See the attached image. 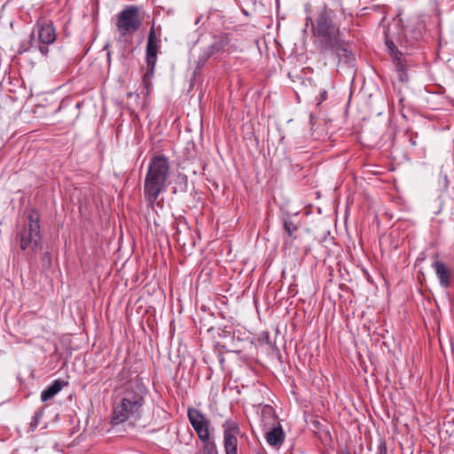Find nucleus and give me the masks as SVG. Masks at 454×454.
<instances>
[{"label": "nucleus", "mask_w": 454, "mask_h": 454, "mask_svg": "<svg viewBox=\"0 0 454 454\" xmlns=\"http://www.w3.org/2000/svg\"><path fill=\"white\" fill-rule=\"evenodd\" d=\"M313 34L321 51L333 52L339 62L348 67L354 65L355 55L351 45L342 38L339 27L332 20L330 11L324 9L319 13L313 26Z\"/></svg>", "instance_id": "obj_1"}, {"label": "nucleus", "mask_w": 454, "mask_h": 454, "mask_svg": "<svg viewBox=\"0 0 454 454\" xmlns=\"http://www.w3.org/2000/svg\"><path fill=\"white\" fill-rule=\"evenodd\" d=\"M43 237L41 233L40 217L35 210H31L27 222L18 226L13 239V245L19 247L18 254H24L29 264L35 261L36 254L42 249Z\"/></svg>", "instance_id": "obj_2"}, {"label": "nucleus", "mask_w": 454, "mask_h": 454, "mask_svg": "<svg viewBox=\"0 0 454 454\" xmlns=\"http://www.w3.org/2000/svg\"><path fill=\"white\" fill-rule=\"evenodd\" d=\"M170 166L168 158L153 156L149 162L145 177L144 195L146 202L153 207L159 195L164 192L168 186Z\"/></svg>", "instance_id": "obj_3"}, {"label": "nucleus", "mask_w": 454, "mask_h": 454, "mask_svg": "<svg viewBox=\"0 0 454 454\" xmlns=\"http://www.w3.org/2000/svg\"><path fill=\"white\" fill-rule=\"evenodd\" d=\"M57 38L56 29L53 22L48 19H39L30 35L27 45L22 43L19 51H38L43 56H47L49 45L52 44Z\"/></svg>", "instance_id": "obj_4"}, {"label": "nucleus", "mask_w": 454, "mask_h": 454, "mask_svg": "<svg viewBox=\"0 0 454 454\" xmlns=\"http://www.w3.org/2000/svg\"><path fill=\"white\" fill-rule=\"evenodd\" d=\"M115 27L121 37L133 35L142 26L143 18L137 5H126L115 15Z\"/></svg>", "instance_id": "obj_5"}, {"label": "nucleus", "mask_w": 454, "mask_h": 454, "mask_svg": "<svg viewBox=\"0 0 454 454\" xmlns=\"http://www.w3.org/2000/svg\"><path fill=\"white\" fill-rule=\"evenodd\" d=\"M159 51L157 35L154 30V27H151L148 33L146 49H145V61H146V70L143 75V84L146 90L149 89L151 85V79L153 76L154 68L157 62V55Z\"/></svg>", "instance_id": "obj_6"}, {"label": "nucleus", "mask_w": 454, "mask_h": 454, "mask_svg": "<svg viewBox=\"0 0 454 454\" xmlns=\"http://www.w3.org/2000/svg\"><path fill=\"white\" fill-rule=\"evenodd\" d=\"M230 43L231 39L227 34L213 36L212 42L200 49V53L196 61V70L201 69L215 54L229 51Z\"/></svg>", "instance_id": "obj_7"}, {"label": "nucleus", "mask_w": 454, "mask_h": 454, "mask_svg": "<svg viewBox=\"0 0 454 454\" xmlns=\"http://www.w3.org/2000/svg\"><path fill=\"white\" fill-rule=\"evenodd\" d=\"M142 407L138 406L137 402H130L121 399L119 403L114 407L111 422L113 425H119L127 421L129 419H138L142 414Z\"/></svg>", "instance_id": "obj_8"}, {"label": "nucleus", "mask_w": 454, "mask_h": 454, "mask_svg": "<svg viewBox=\"0 0 454 454\" xmlns=\"http://www.w3.org/2000/svg\"><path fill=\"white\" fill-rule=\"evenodd\" d=\"M385 43L387 47L392 61L395 66L398 80L401 82H407L409 81L407 73L408 67L410 66L409 60L403 53L397 49L393 41L389 39L387 35H386Z\"/></svg>", "instance_id": "obj_9"}, {"label": "nucleus", "mask_w": 454, "mask_h": 454, "mask_svg": "<svg viewBox=\"0 0 454 454\" xmlns=\"http://www.w3.org/2000/svg\"><path fill=\"white\" fill-rule=\"evenodd\" d=\"M385 43L387 47L392 61L395 66L398 80L401 82H407L409 81L407 73L408 67L410 66L409 60L403 53L397 49L393 41L389 39L387 35H386Z\"/></svg>", "instance_id": "obj_10"}, {"label": "nucleus", "mask_w": 454, "mask_h": 454, "mask_svg": "<svg viewBox=\"0 0 454 454\" xmlns=\"http://www.w3.org/2000/svg\"><path fill=\"white\" fill-rule=\"evenodd\" d=\"M147 389L138 374L135 375V380H129L123 386L122 397L124 400L137 402V405L142 407L145 404V396Z\"/></svg>", "instance_id": "obj_11"}, {"label": "nucleus", "mask_w": 454, "mask_h": 454, "mask_svg": "<svg viewBox=\"0 0 454 454\" xmlns=\"http://www.w3.org/2000/svg\"><path fill=\"white\" fill-rule=\"evenodd\" d=\"M188 419L195 430L200 441L207 440L209 434L210 421L202 412L194 408H189L187 412Z\"/></svg>", "instance_id": "obj_12"}, {"label": "nucleus", "mask_w": 454, "mask_h": 454, "mask_svg": "<svg viewBox=\"0 0 454 454\" xmlns=\"http://www.w3.org/2000/svg\"><path fill=\"white\" fill-rule=\"evenodd\" d=\"M283 245L286 248L290 247L294 241L297 239V232L299 225L296 223L289 215L283 216Z\"/></svg>", "instance_id": "obj_13"}, {"label": "nucleus", "mask_w": 454, "mask_h": 454, "mask_svg": "<svg viewBox=\"0 0 454 454\" xmlns=\"http://www.w3.org/2000/svg\"><path fill=\"white\" fill-rule=\"evenodd\" d=\"M432 267L435 270L436 277L442 287L449 288L451 284V271L442 261H435Z\"/></svg>", "instance_id": "obj_14"}, {"label": "nucleus", "mask_w": 454, "mask_h": 454, "mask_svg": "<svg viewBox=\"0 0 454 454\" xmlns=\"http://www.w3.org/2000/svg\"><path fill=\"white\" fill-rule=\"evenodd\" d=\"M286 438V434L279 423L265 433V439L269 445L272 447H280Z\"/></svg>", "instance_id": "obj_15"}, {"label": "nucleus", "mask_w": 454, "mask_h": 454, "mask_svg": "<svg viewBox=\"0 0 454 454\" xmlns=\"http://www.w3.org/2000/svg\"><path fill=\"white\" fill-rule=\"evenodd\" d=\"M425 30V24L423 21H417L412 27L407 28L404 31V35L408 41H410L411 45L420 41L423 37Z\"/></svg>", "instance_id": "obj_16"}, {"label": "nucleus", "mask_w": 454, "mask_h": 454, "mask_svg": "<svg viewBox=\"0 0 454 454\" xmlns=\"http://www.w3.org/2000/svg\"><path fill=\"white\" fill-rule=\"evenodd\" d=\"M65 385H67V381H64L62 380H55L50 386H48L44 390L42 391V402H46L53 398L62 389V387Z\"/></svg>", "instance_id": "obj_17"}, {"label": "nucleus", "mask_w": 454, "mask_h": 454, "mask_svg": "<svg viewBox=\"0 0 454 454\" xmlns=\"http://www.w3.org/2000/svg\"><path fill=\"white\" fill-rule=\"evenodd\" d=\"M223 438L237 437L240 434V428L237 421L233 419H226L223 424Z\"/></svg>", "instance_id": "obj_18"}, {"label": "nucleus", "mask_w": 454, "mask_h": 454, "mask_svg": "<svg viewBox=\"0 0 454 454\" xmlns=\"http://www.w3.org/2000/svg\"><path fill=\"white\" fill-rule=\"evenodd\" d=\"M134 373H136V372L131 371L129 367L124 366L118 372L116 380L119 383H122L124 386L129 380H135V376L133 377Z\"/></svg>", "instance_id": "obj_19"}, {"label": "nucleus", "mask_w": 454, "mask_h": 454, "mask_svg": "<svg viewBox=\"0 0 454 454\" xmlns=\"http://www.w3.org/2000/svg\"><path fill=\"white\" fill-rule=\"evenodd\" d=\"M223 447L226 454H238L237 437L223 438Z\"/></svg>", "instance_id": "obj_20"}, {"label": "nucleus", "mask_w": 454, "mask_h": 454, "mask_svg": "<svg viewBox=\"0 0 454 454\" xmlns=\"http://www.w3.org/2000/svg\"><path fill=\"white\" fill-rule=\"evenodd\" d=\"M201 442H203V449H204L205 452H207V454H216L217 453L216 445H215L214 440H212L210 438V435L207 436V440H204Z\"/></svg>", "instance_id": "obj_21"}, {"label": "nucleus", "mask_w": 454, "mask_h": 454, "mask_svg": "<svg viewBox=\"0 0 454 454\" xmlns=\"http://www.w3.org/2000/svg\"><path fill=\"white\" fill-rule=\"evenodd\" d=\"M52 258L50 251H45L42 256V268L47 270L51 267Z\"/></svg>", "instance_id": "obj_22"}, {"label": "nucleus", "mask_w": 454, "mask_h": 454, "mask_svg": "<svg viewBox=\"0 0 454 454\" xmlns=\"http://www.w3.org/2000/svg\"><path fill=\"white\" fill-rule=\"evenodd\" d=\"M43 412H44V409L42 408V409H39L38 411H35L34 417H33V419L30 423V427L32 430L35 429L38 425H39V420L43 416Z\"/></svg>", "instance_id": "obj_23"}, {"label": "nucleus", "mask_w": 454, "mask_h": 454, "mask_svg": "<svg viewBox=\"0 0 454 454\" xmlns=\"http://www.w3.org/2000/svg\"><path fill=\"white\" fill-rule=\"evenodd\" d=\"M387 445L385 441L380 440L378 447H377V454H387Z\"/></svg>", "instance_id": "obj_24"}, {"label": "nucleus", "mask_w": 454, "mask_h": 454, "mask_svg": "<svg viewBox=\"0 0 454 454\" xmlns=\"http://www.w3.org/2000/svg\"><path fill=\"white\" fill-rule=\"evenodd\" d=\"M327 98V91L325 90L320 91L319 96L317 98V106L321 105Z\"/></svg>", "instance_id": "obj_25"}, {"label": "nucleus", "mask_w": 454, "mask_h": 454, "mask_svg": "<svg viewBox=\"0 0 454 454\" xmlns=\"http://www.w3.org/2000/svg\"><path fill=\"white\" fill-rule=\"evenodd\" d=\"M180 232H181V231L179 230L178 225H176V232L173 234V237L176 239V240L177 242H181V239H180Z\"/></svg>", "instance_id": "obj_26"}, {"label": "nucleus", "mask_w": 454, "mask_h": 454, "mask_svg": "<svg viewBox=\"0 0 454 454\" xmlns=\"http://www.w3.org/2000/svg\"><path fill=\"white\" fill-rule=\"evenodd\" d=\"M339 454H351V453H350V452H348V451H342V452H340V453H339Z\"/></svg>", "instance_id": "obj_27"}, {"label": "nucleus", "mask_w": 454, "mask_h": 454, "mask_svg": "<svg viewBox=\"0 0 454 454\" xmlns=\"http://www.w3.org/2000/svg\"><path fill=\"white\" fill-rule=\"evenodd\" d=\"M411 144H412L413 145H415V144H416V143H415V140L411 139Z\"/></svg>", "instance_id": "obj_28"}, {"label": "nucleus", "mask_w": 454, "mask_h": 454, "mask_svg": "<svg viewBox=\"0 0 454 454\" xmlns=\"http://www.w3.org/2000/svg\"><path fill=\"white\" fill-rule=\"evenodd\" d=\"M108 59L111 58L110 52L107 53Z\"/></svg>", "instance_id": "obj_29"}]
</instances>
